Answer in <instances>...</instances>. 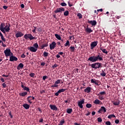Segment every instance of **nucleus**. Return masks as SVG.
<instances>
[{"label":"nucleus","mask_w":125,"mask_h":125,"mask_svg":"<svg viewBox=\"0 0 125 125\" xmlns=\"http://www.w3.org/2000/svg\"><path fill=\"white\" fill-rule=\"evenodd\" d=\"M27 94H28V92L26 91L19 93L20 96H22V97H25Z\"/></svg>","instance_id":"nucleus-25"},{"label":"nucleus","mask_w":125,"mask_h":125,"mask_svg":"<svg viewBox=\"0 0 125 125\" xmlns=\"http://www.w3.org/2000/svg\"><path fill=\"white\" fill-rule=\"evenodd\" d=\"M55 37H56V39H58L59 41H61V36H60L59 34H55Z\"/></svg>","instance_id":"nucleus-30"},{"label":"nucleus","mask_w":125,"mask_h":125,"mask_svg":"<svg viewBox=\"0 0 125 125\" xmlns=\"http://www.w3.org/2000/svg\"><path fill=\"white\" fill-rule=\"evenodd\" d=\"M70 46V42L69 41H67L66 43L64 44V46Z\"/></svg>","instance_id":"nucleus-39"},{"label":"nucleus","mask_w":125,"mask_h":125,"mask_svg":"<svg viewBox=\"0 0 125 125\" xmlns=\"http://www.w3.org/2000/svg\"><path fill=\"white\" fill-rule=\"evenodd\" d=\"M107 118L108 119H112V118H116V116H115V114H111L109 115Z\"/></svg>","instance_id":"nucleus-32"},{"label":"nucleus","mask_w":125,"mask_h":125,"mask_svg":"<svg viewBox=\"0 0 125 125\" xmlns=\"http://www.w3.org/2000/svg\"><path fill=\"white\" fill-rule=\"evenodd\" d=\"M65 90H67V89H61L59 90L56 93H55V96H58V95H59V93L64 92V91H65Z\"/></svg>","instance_id":"nucleus-12"},{"label":"nucleus","mask_w":125,"mask_h":125,"mask_svg":"<svg viewBox=\"0 0 125 125\" xmlns=\"http://www.w3.org/2000/svg\"><path fill=\"white\" fill-rule=\"evenodd\" d=\"M65 124V120L64 119H62L60 122V124L58 125H63Z\"/></svg>","instance_id":"nucleus-33"},{"label":"nucleus","mask_w":125,"mask_h":125,"mask_svg":"<svg viewBox=\"0 0 125 125\" xmlns=\"http://www.w3.org/2000/svg\"><path fill=\"white\" fill-rule=\"evenodd\" d=\"M58 54L60 55H63V54H64V53H63L62 52H60L58 53Z\"/></svg>","instance_id":"nucleus-63"},{"label":"nucleus","mask_w":125,"mask_h":125,"mask_svg":"<svg viewBox=\"0 0 125 125\" xmlns=\"http://www.w3.org/2000/svg\"><path fill=\"white\" fill-rule=\"evenodd\" d=\"M33 46L35 47L36 49H38L39 48V44H38V42H36L33 44Z\"/></svg>","instance_id":"nucleus-35"},{"label":"nucleus","mask_w":125,"mask_h":125,"mask_svg":"<svg viewBox=\"0 0 125 125\" xmlns=\"http://www.w3.org/2000/svg\"><path fill=\"white\" fill-rule=\"evenodd\" d=\"M35 75H36V74H35L34 73H31L29 74V76L31 78H34V77H35Z\"/></svg>","instance_id":"nucleus-42"},{"label":"nucleus","mask_w":125,"mask_h":125,"mask_svg":"<svg viewBox=\"0 0 125 125\" xmlns=\"http://www.w3.org/2000/svg\"><path fill=\"white\" fill-rule=\"evenodd\" d=\"M88 24H91L92 26L95 27L97 24V22H96V21L95 20H93V21H88Z\"/></svg>","instance_id":"nucleus-9"},{"label":"nucleus","mask_w":125,"mask_h":125,"mask_svg":"<svg viewBox=\"0 0 125 125\" xmlns=\"http://www.w3.org/2000/svg\"><path fill=\"white\" fill-rule=\"evenodd\" d=\"M91 83H95L96 85H100L101 84V82L98 80L91 79Z\"/></svg>","instance_id":"nucleus-4"},{"label":"nucleus","mask_w":125,"mask_h":125,"mask_svg":"<svg viewBox=\"0 0 125 125\" xmlns=\"http://www.w3.org/2000/svg\"><path fill=\"white\" fill-rule=\"evenodd\" d=\"M61 83V80L60 79L58 80L55 82V84H59V83Z\"/></svg>","instance_id":"nucleus-41"},{"label":"nucleus","mask_w":125,"mask_h":125,"mask_svg":"<svg viewBox=\"0 0 125 125\" xmlns=\"http://www.w3.org/2000/svg\"><path fill=\"white\" fill-rule=\"evenodd\" d=\"M106 108L104 106H102L101 108L98 110V113L101 114V112H104V113H106Z\"/></svg>","instance_id":"nucleus-18"},{"label":"nucleus","mask_w":125,"mask_h":125,"mask_svg":"<svg viewBox=\"0 0 125 125\" xmlns=\"http://www.w3.org/2000/svg\"><path fill=\"white\" fill-rule=\"evenodd\" d=\"M51 87H58V85H57V84H55L54 85H52L51 86Z\"/></svg>","instance_id":"nucleus-48"},{"label":"nucleus","mask_w":125,"mask_h":125,"mask_svg":"<svg viewBox=\"0 0 125 125\" xmlns=\"http://www.w3.org/2000/svg\"><path fill=\"white\" fill-rule=\"evenodd\" d=\"M25 57H26V55H25V54H22L21 56V58H25Z\"/></svg>","instance_id":"nucleus-60"},{"label":"nucleus","mask_w":125,"mask_h":125,"mask_svg":"<svg viewBox=\"0 0 125 125\" xmlns=\"http://www.w3.org/2000/svg\"><path fill=\"white\" fill-rule=\"evenodd\" d=\"M0 37H1V40H2L3 42H5L6 40L4 37H3V35H2L1 36H0Z\"/></svg>","instance_id":"nucleus-49"},{"label":"nucleus","mask_w":125,"mask_h":125,"mask_svg":"<svg viewBox=\"0 0 125 125\" xmlns=\"http://www.w3.org/2000/svg\"><path fill=\"white\" fill-rule=\"evenodd\" d=\"M112 103L114 105V106H119V105H120V101H113V102H112Z\"/></svg>","instance_id":"nucleus-24"},{"label":"nucleus","mask_w":125,"mask_h":125,"mask_svg":"<svg viewBox=\"0 0 125 125\" xmlns=\"http://www.w3.org/2000/svg\"><path fill=\"white\" fill-rule=\"evenodd\" d=\"M44 65H45V62H43L41 63V66H44Z\"/></svg>","instance_id":"nucleus-64"},{"label":"nucleus","mask_w":125,"mask_h":125,"mask_svg":"<svg viewBox=\"0 0 125 125\" xmlns=\"http://www.w3.org/2000/svg\"><path fill=\"white\" fill-rule=\"evenodd\" d=\"M23 36H24V34L20 31L18 32L16 34V38H21V37H23Z\"/></svg>","instance_id":"nucleus-21"},{"label":"nucleus","mask_w":125,"mask_h":125,"mask_svg":"<svg viewBox=\"0 0 125 125\" xmlns=\"http://www.w3.org/2000/svg\"><path fill=\"white\" fill-rule=\"evenodd\" d=\"M100 50L102 51V52L103 53H105V54H108V51H107V50L106 49L103 48V47L100 46Z\"/></svg>","instance_id":"nucleus-27"},{"label":"nucleus","mask_w":125,"mask_h":125,"mask_svg":"<svg viewBox=\"0 0 125 125\" xmlns=\"http://www.w3.org/2000/svg\"><path fill=\"white\" fill-rule=\"evenodd\" d=\"M8 114L9 116H10V118L11 119H12V118H13V115L11 114V111L9 112Z\"/></svg>","instance_id":"nucleus-45"},{"label":"nucleus","mask_w":125,"mask_h":125,"mask_svg":"<svg viewBox=\"0 0 125 125\" xmlns=\"http://www.w3.org/2000/svg\"><path fill=\"white\" fill-rule=\"evenodd\" d=\"M65 103H70V100H64Z\"/></svg>","instance_id":"nucleus-61"},{"label":"nucleus","mask_w":125,"mask_h":125,"mask_svg":"<svg viewBox=\"0 0 125 125\" xmlns=\"http://www.w3.org/2000/svg\"><path fill=\"white\" fill-rule=\"evenodd\" d=\"M61 5L62 6H67V4L66 3H65V2H62L61 3Z\"/></svg>","instance_id":"nucleus-46"},{"label":"nucleus","mask_w":125,"mask_h":125,"mask_svg":"<svg viewBox=\"0 0 125 125\" xmlns=\"http://www.w3.org/2000/svg\"><path fill=\"white\" fill-rule=\"evenodd\" d=\"M94 104H98V105H100L102 104V102L100 101V100H98V99H96L94 102H93Z\"/></svg>","instance_id":"nucleus-22"},{"label":"nucleus","mask_w":125,"mask_h":125,"mask_svg":"<svg viewBox=\"0 0 125 125\" xmlns=\"http://www.w3.org/2000/svg\"><path fill=\"white\" fill-rule=\"evenodd\" d=\"M91 68L93 69H100V68H102V63L97 62H95L94 63H92L91 65Z\"/></svg>","instance_id":"nucleus-2"},{"label":"nucleus","mask_w":125,"mask_h":125,"mask_svg":"<svg viewBox=\"0 0 125 125\" xmlns=\"http://www.w3.org/2000/svg\"><path fill=\"white\" fill-rule=\"evenodd\" d=\"M106 73L104 72V71H102V72L101 73V76L102 77H105L106 76Z\"/></svg>","instance_id":"nucleus-38"},{"label":"nucleus","mask_w":125,"mask_h":125,"mask_svg":"<svg viewBox=\"0 0 125 125\" xmlns=\"http://www.w3.org/2000/svg\"><path fill=\"white\" fill-rule=\"evenodd\" d=\"M103 61V58L101 57V55H100V53H99V55L95 56H93L90 57L88 59V61H90V62H92V63H94V62H97V61Z\"/></svg>","instance_id":"nucleus-1"},{"label":"nucleus","mask_w":125,"mask_h":125,"mask_svg":"<svg viewBox=\"0 0 125 125\" xmlns=\"http://www.w3.org/2000/svg\"><path fill=\"white\" fill-rule=\"evenodd\" d=\"M42 45L44 47H46L48 46V44L47 43H44V44H42Z\"/></svg>","instance_id":"nucleus-53"},{"label":"nucleus","mask_w":125,"mask_h":125,"mask_svg":"<svg viewBox=\"0 0 125 125\" xmlns=\"http://www.w3.org/2000/svg\"><path fill=\"white\" fill-rule=\"evenodd\" d=\"M29 50L30 51H31V52H36L37 50H38V49H36L33 46H30L29 47Z\"/></svg>","instance_id":"nucleus-23"},{"label":"nucleus","mask_w":125,"mask_h":125,"mask_svg":"<svg viewBox=\"0 0 125 125\" xmlns=\"http://www.w3.org/2000/svg\"><path fill=\"white\" fill-rule=\"evenodd\" d=\"M77 16L79 17V19H82L83 18V15L80 13L77 14Z\"/></svg>","instance_id":"nucleus-36"},{"label":"nucleus","mask_w":125,"mask_h":125,"mask_svg":"<svg viewBox=\"0 0 125 125\" xmlns=\"http://www.w3.org/2000/svg\"><path fill=\"white\" fill-rule=\"evenodd\" d=\"M34 29L32 30V32L36 33V30H37V27L36 26H33Z\"/></svg>","instance_id":"nucleus-51"},{"label":"nucleus","mask_w":125,"mask_h":125,"mask_svg":"<svg viewBox=\"0 0 125 125\" xmlns=\"http://www.w3.org/2000/svg\"><path fill=\"white\" fill-rule=\"evenodd\" d=\"M97 121L99 123H102V118H101V117H99L97 118Z\"/></svg>","instance_id":"nucleus-44"},{"label":"nucleus","mask_w":125,"mask_h":125,"mask_svg":"<svg viewBox=\"0 0 125 125\" xmlns=\"http://www.w3.org/2000/svg\"><path fill=\"white\" fill-rule=\"evenodd\" d=\"M91 89L92 88L91 87L87 86L86 88L84 90V92H86V93H90L91 92Z\"/></svg>","instance_id":"nucleus-17"},{"label":"nucleus","mask_w":125,"mask_h":125,"mask_svg":"<svg viewBox=\"0 0 125 125\" xmlns=\"http://www.w3.org/2000/svg\"><path fill=\"white\" fill-rule=\"evenodd\" d=\"M23 108H24V109H26V110H29V109L30 108V105L27 104H24L22 105Z\"/></svg>","instance_id":"nucleus-26"},{"label":"nucleus","mask_w":125,"mask_h":125,"mask_svg":"<svg viewBox=\"0 0 125 125\" xmlns=\"http://www.w3.org/2000/svg\"><path fill=\"white\" fill-rule=\"evenodd\" d=\"M50 49L52 50V49H54L55 47H56V42H53L49 45Z\"/></svg>","instance_id":"nucleus-10"},{"label":"nucleus","mask_w":125,"mask_h":125,"mask_svg":"<svg viewBox=\"0 0 125 125\" xmlns=\"http://www.w3.org/2000/svg\"><path fill=\"white\" fill-rule=\"evenodd\" d=\"M24 67V64L22 63H20L17 66V70H20V69H22Z\"/></svg>","instance_id":"nucleus-28"},{"label":"nucleus","mask_w":125,"mask_h":125,"mask_svg":"<svg viewBox=\"0 0 125 125\" xmlns=\"http://www.w3.org/2000/svg\"><path fill=\"white\" fill-rule=\"evenodd\" d=\"M24 38L25 40H30V41H33V40H37V38L33 37L31 34H26L24 36Z\"/></svg>","instance_id":"nucleus-3"},{"label":"nucleus","mask_w":125,"mask_h":125,"mask_svg":"<svg viewBox=\"0 0 125 125\" xmlns=\"http://www.w3.org/2000/svg\"><path fill=\"white\" fill-rule=\"evenodd\" d=\"M31 100H35V97L34 96H30L27 97V101H28V103H30V104H32V103H33Z\"/></svg>","instance_id":"nucleus-11"},{"label":"nucleus","mask_w":125,"mask_h":125,"mask_svg":"<svg viewBox=\"0 0 125 125\" xmlns=\"http://www.w3.org/2000/svg\"><path fill=\"white\" fill-rule=\"evenodd\" d=\"M56 67H58V65H57V64H55L52 66V68H56Z\"/></svg>","instance_id":"nucleus-59"},{"label":"nucleus","mask_w":125,"mask_h":125,"mask_svg":"<svg viewBox=\"0 0 125 125\" xmlns=\"http://www.w3.org/2000/svg\"><path fill=\"white\" fill-rule=\"evenodd\" d=\"M114 123H115V124H119V123H120V120H119L118 119H116V120H115V121H114Z\"/></svg>","instance_id":"nucleus-52"},{"label":"nucleus","mask_w":125,"mask_h":125,"mask_svg":"<svg viewBox=\"0 0 125 125\" xmlns=\"http://www.w3.org/2000/svg\"><path fill=\"white\" fill-rule=\"evenodd\" d=\"M41 94H42V93H45V91L44 90H42L40 91Z\"/></svg>","instance_id":"nucleus-57"},{"label":"nucleus","mask_w":125,"mask_h":125,"mask_svg":"<svg viewBox=\"0 0 125 125\" xmlns=\"http://www.w3.org/2000/svg\"><path fill=\"white\" fill-rule=\"evenodd\" d=\"M99 99H100V100H104V98H103V96H99Z\"/></svg>","instance_id":"nucleus-56"},{"label":"nucleus","mask_w":125,"mask_h":125,"mask_svg":"<svg viewBox=\"0 0 125 125\" xmlns=\"http://www.w3.org/2000/svg\"><path fill=\"white\" fill-rule=\"evenodd\" d=\"M17 60H18V58L14 56H12L10 57L9 61H10L11 62H12L13 61H17Z\"/></svg>","instance_id":"nucleus-16"},{"label":"nucleus","mask_w":125,"mask_h":125,"mask_svg":"<svg viewBox=\"0 0 125 125\" xmlns=\"http://www.w3.org/2000/svg\"><path fill=\"white\" fill-rule=\"evenodd\" d=\"M68 6H69V7L73 6V4H71V3L70 2V1H68Z\"/></svg>","instance_id":"nucleus-58"},{"label":"nucleus","mask_w":125,"mask_h":125,"mask_svg":"<svg viewBox=\"0 0 125 125\" xmlns=\"http://www.w3.org/2000/svg\"><path fill=\"white\" fill-rule=\"evenodd\" d=\"M78 106L81 109H83V104H84V99H83L82 100L78 102Z\"/></svg>","instance_id":"nucleus-8"},{"label":"nucleus","mask_w":125,"mask_h":125,"mask_svg":"<svg viewBox=\"0 0 125 125\" xmlns=\"http://www.w3.org/2000/svg\"><path fill=\"white\" fill-rule=\"evenodd\" d=\"M10 49L9 48H7L6 50L4 51V53L5 54V56L7 58L8 56H10Z\"/></svg>","instance_id":"nucleus-5"},{"label":"nucleus","mask_w":125,"mask_h":125,"mask_svg":"<svg viewBox=\"0 0 125 125\" xmlns=\"http://www.w3.org/2000/svg\"><path fill=\"white\" fill-rule=\"evenodd\" d=\"M106 94V92L105 91H103V92H100L99 94H97L98 96H100V95H105Z\"/></svg>","instance_id":"nucleus-31"},{"label":"nucleus","mask_w":125,"mask_h":125,"mask_svg":"<svg viewBox=\"0 0 125 125\" xmlns=\"http://www.w3.org/2000/svg\"><path fill=\"white\" fill-rule=\"evenodd\" d=\"M21 83L22 84L21 85V87H22V88H23V90L27 91V92H30V88L26 86H24V85L23 84V83Z\"/></svg>","instance_id":"nucleus-13"},{"label":"nucleus","mask_w":125,"mask_h":125,"mask_svg":"<svg viewBox=\"0 0 125 125\" xmlns=\"http://www.w3.org/2000/svg\"><path fill=\"white\" fill-rule=\"evenodd\" d=\"M84 28L85 32H86V33H88V34H90V33H92V32H93V31L92 30L91 28H86L85 27Z\"/></svg>","instance_id":"nucleus-20"},{"label":"nucleus","mask_w":125,"mask_h":125,"mask_svg":"<svg viewBox=\"0 0 125 125\" xmlns=\"http://www.w3.org/2000/svg\"><path fill=\"white\" fill-rule=\"evenodd\" d=\"M49 107L51 110H53V111H57L58 110V108L54 104H50Z\"/></svg>","instance_id":"nucleus-14"},{"label":"nucleus","mask_w":125,"mask_h":125,"mask_svg":"<svg viewBox=\"0 0 125 125\" xmlns=\"http://www.w3.org/2000/svg\"><path fill=\"white\" fill-rule=\"evenodd\" d=\"M72 112H73V109L72 108H67L66 109V113H67V114H71Z\"/></svg>","instance_id":"nucleus-29"},{"label":"nucleus","mask_w":125,"mask_h":125,"mask_svg":"<svg viewBox=\"0 0 125 125\" xmlns=\"http://www.w3.org/2000/svg\"><path fill=\"white\" fill-rule=\"evenodd\" d=\"M105 125H111V122L110 121H107L105 122Z\"/></svg>","instance_id":"nucleus-50"},{"label":"nucleus","mask_w":125,"mask_h":125,"mask_svg":"<svg viewBox=\"0 0 125 125\" xmlns=\"http://www.w3.org/2000/svg\"><path fill=\"white\" fill-rule=\"evenodd\" d=\"M98 44V41H94L92 42L90 44V47L91 49H93Z\"/></svg>","instance_id":"nucleus-6"},{"label":"nucleus","mask_w":125,"mask_h":125,"mask_svg":"<svg viewBox=\"0 0 125 125\" xmlns=\"http://www.w3.org/2000/svg\"><path fill=\"white\" fill-rule=\"evenodd\" d=\"M2 85L3 88H5V87H6V84H5V83H3L2 84Z\"/></svg>","instance_id":"nucleus-55"},{"label":"nucleus","mask_w":125,"mask_h":125,"mask_svg":"<svg viewBox=\"0 0 125 125\" xmlns=\"http://www.w3.org/2000/svg\"><path fill=\"white\" fill-rule=\"evenodd\" d=\"M70 49H71L72 52H74L75 51V47L74 46H70Z\"/></svg>","instance_id":"nucleus-40"},{"label":"nucleus","mask_w":125,"mask_h":125,"mask_svg":"<svg viewBox=\"0 0 125 125\" xmlns=\"http://www.w3.org/2000/svg\"><path fill=\"white\" fill-rule=\"evenodd\" d=\"M47 78L48 77L46 76H43L42 77V80L43 81H45V80H46Z\"/></svg>","instance_id":"nucleus-54"},{"label":"nucleus","mask_w":125,"mask_h":125,"mask_svg":"<svg viewBox=\"0 0 125 125\" xmlns=\"http://www.w3.org/2000/svg\"><path fill=\"white\" fill-rule=\"evenodd\" d=\"M43 56H44V57H47V56H48V53H47L46 52H44Z\"/></svg>","instance_id":"nucleus-43"},{"label":"nucleus","mask_w":125,"mask_h":125,"mask_svg":"<svg viewBox=\"0 0 125 125\" xmlns=\"http://www.w3.org/2000/svg\"><path fill=\"white\" fill-rule=\"evenodd\" d=\"M3 8L4 9H6L7 8H8V7L6 5H4V6H3Z\"/></svg>","instance_id":"nucleus-62"},{"label":"nucleus","mask_w":125,"mask_h":125,"mask_svg":"<svg viewBox=\"0 0 125 125\" xmlns=\"http://www.w3.org/2000/svg\"><path fill=\"white\" fill-rule=\"evenodd\" d=\"M86 108H91V107H92V105L90 104H86Z\"/></svg>","instance_id":"nucleus-37"},{"label":"nucleus","mask_w":125,"mask_h":125,"mask_svg":"<svg viewBox=\"0 0 125 125\" xmlns=\"http://www.w3.org/2000/svg\"><path fill=\"white\" fill-rule=\"evenodd\" d=\"M63 15L64 16H68V15H69V11H65V12L63 13Z\"/></svg>","instance_id":"nucleus-34"},{"label":"nucleus","mask_w":125,"mask_h":125,"mask_svg":"<svg viewBox=\"0 0 125 125\" xmlns=\"http://www.w3.org/2000/svg\"><path fill=\"white\" fill-rule=\"evenodd\" d=\"M37 31H38V32H40L41 33V32H42V27H38L37 28Z\"/></svg>","instance_id":"nucleus-47"},{"label":"nucleus","mask_w":125,"mask_h":125,"mask_svg":"<svg viewBox=\"0 0 125 125\" xmlns=\"http://www.w3.org/2000/svg\"><path fill=\"white\" fill-rule=\"evenodd\" d=\"M3 31L5 32H9L10 31V24L9 23V26L7 27V25H6L5 27H3Z\"/></svg>","instance_id":"nucleus-19"},{"label":"nucleus","mask_w":125,"mask_h":125,"mask_svg":"<svg viewBox=\"0 0 125 125\" xmlns=\"http://www.w3.org/2000/svg\"><path fill=\"white\" fill-rule=\"evenodd\" d=\"M5 26V23H1L0 25V30L1 32H2L3 34H5V31L3 30V28H4V26Z\"/></svg>","instance_id":"nucleus-15"},{"label":"nucleus","mask_w":125,"mask_h":125,"mask_svg":"<svg viewBox=\"0 0 125 125\" xmlns=\"http://www.w3.org/2000/svg\"><path fill=\"white\" fill-rule=\"evenodd\" d=\"M65 11V9L63 7H60L56 9V10H55L54 13H59L60 12H62Z\"/></svg>","instance_id":"nucleus-7"}]
</instances>
